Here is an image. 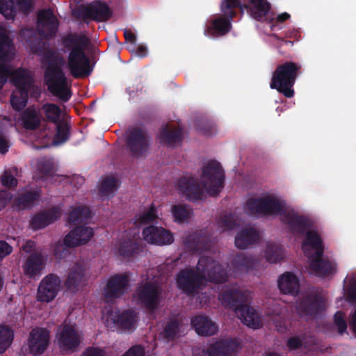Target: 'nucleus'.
I'll return each mask as SVG.
<instances>
[{"mask_svg": "<svg viewBox=\"0 0 356 356\" xmlns=\"http://www.w3.org/2000/svg\"><path fill=\"white\" fill-rule=\"evenodd\" d=\"M86 42L87 38L85 36L76 33H69L62 38L65 51H70L67 67L74 79L88 77L93 70L83 47Z\"/></svg>", "mask_w": 356, "mask_h": 356, "instance_id": "3", "label": "nucleus"}, {"mask_svg": "<svg viewBox=\"0 0 356 356\" xmlns=\"http://www.w3.org/2000/svg\"><path fill=\"white\" fill-rule=\"evenodd\" d=\"M301 74V65L292 61H286L277 66L273 72L270 87L275 89L286 98L294 96L293 86Z\"/></svg>", "mask_w": 356, "mask_h": 356, "instance_id": "5", "label": "nucleus"}, {"mask_svg": "<svg viewBox=\"0 0 356 356\" xmlns=\"http://www.w3.org/2000/svg\"><path fill=\"white\" fill-rule=\"evenodd\" d=\"M23 127L27 130H35L40 125V116L33 107L26 108L22 113Z\"/></svg>", "mask_w": 356, "mask_h": 356, "instance_id": "39", "label": "nucleus"}, {"mask_svg": "<svg viewBox=\"0 0 356 356\" xmlns=\"http://www.w3.org/2000/svg\"><path fill=\"white\" fill-rule=\"evenodd\" d=\"M309 268L317 276L325 277L335 273L336 264L327 257H323V255L309 256Z\"/></svg>", "mask_w": 356, "mask_h": 356, "instance_id": "23", "label": "nucleus"}, {"mask_svg": "<svg viewBox=\"0 0 356 356\" xmlns=\"http://www.w3.org/2000/svg\"><path fill=\"white\" fill-rule=\"evenodd\" d=\"M222 15L210 21L204 30V34L211 37L222 36L228 33L232 29V21L236 15V11H221Z\"/></svg>", "mask_w": 356, "mask_h": 356, "instance_id": "14", "label": "nucleus"}, {"mask_svg": "<svg viewBox=\"0 0 356 356\" xmlns=\"http://www.w3.org/2000/svg\"><path fill=\"white\" fill-rule=\"evenodd\" d=\"M13 40L4 30H0V90L3 89L8 80L10 79L13 70L9 65L2 61L13 58Z\"/></svg>", "mask_w": 356, "mask_h": 356, "instance_id": "10", "label": "nucleus"}, {"mask_svg": "<svg viewBox=\"0 0 356 356\" xmlns=\"http://www.w3.org/2000/svg\"><path fill=\"white\" fill-rule=\"evenodd\" d=\"M42 62L47 66L44 76L49 91L61 101L67 102L72 95L71 81L62 68L64 59L53 49H46L42 54Z\"/></svg>", "mask_w": 356, "mask_h": 356, "instance_id": "2", "label": "nucleus"}, {"mask_svg": "<svg viewBox=\"0 0 356 356\" xmlns=\"http://www.w3.org/2000/svg\"><path fill=\"white\" fill-rule=\"evenodd\" d=\"M125 143L130 155L134 158H140L149 152L151 138L146 130L134 127L129 130Z\"/></svg>", "mask_w": 356, "mask_h": 356, "instance_id": "7", "label": "nucleus"}, {"mask_svg": "<svg viewBox=\"0 0 356 356\" xmlns=\"http://www.w3.org/2000/svg\"><path fill=\"white\" fill-rule=\"evenodd\" d=\"M59 348L65 351H74L80 344V337L72 325H64L57 334Z\"/></svg>", "mask_w": 356, "mask_h": 356, "instance_id": "19", "label": "nucleus"}, {"mask_svg": "<svg viewBox=\"0 0 356 356\" xmlns=\"http://www.w3.org/2000/svg\"><path fill=\"white\" fill-rule=\"evenodd\" d=\"M171 213L175 222H184L191 218L193 211L188 205L179 204L172 207Z\"/></svg>", "mask_w": 356, "mask_h": 356, "instance_id": "43", "label": "nucleus"}, {"mask_svg": "<svg viewBox=\"0 0 356 356\" xmlns=\"http://www.w3.org/2000/svg\"><path fill=\"white\" fill-rule=\"evenodd\" d=\"M1 181L3 186L9 188L16 187L18 183L17 179L7 171L2 175Z\"/></svg>", "mask_w": 356, "mask_h": 356, "instance_id": "56", "label": "nucleus"}, {"mask_svg": "<svg viewBox=\"0 0 356 356\" xmlns=\"http://www.w3.org/2000/svg\"><path fill=\"white\" fill-rule=\"evenodd\" d=\"M305 236V238L302 242V248H305L308 246L315 250V252L311 256L320 257L321 255H323V242L318 232L314 229H309L306 231Z\"/></svg>", "mask_w": 356, "mask_h": 356, "instance_id": "31", "label": "nucleus"}, {"mask_svg": "<svg viewBox=\"0 0 356 356\" xmlns=\"http://www.w3.org/2000/svg\"><path fill=\"white\" fill-rule=\"evenodd\" d=\"M144 348L140 346H134L129 348L122 356H144Z\"/></svg>", "mask_w": 356, "mask_h": 356, "instance_id": "61", "label": "nucleus"}, {"mask_svg": "<svg viewBox=\"0 0 356 356\" xmlns=\"http://www.w3.org/2000/svg\"><path fill=\"white\" fill-rule=\"evenodd\" d=\"M228 277L222 266L209 256H202L195 268H185L176 275V284L181 292L193 296L201 289L205 281L225 283Z\"/></svg>", "mask_w": 356, "mask_h": 356, "instance_id": "1", "label": "nucleus"}, {"mask_svg": "<svg viewBox=\"0 0 356 356\" xmlns=\"http://www.w3.org/2000/svg\"><path fill=\"white\" fill-rule=\"evenodd\" d=\"M49 343V332L44 328L35 327L29 333L28 346L34 355H42Z\"/></svg>", "mask_w": 356, "mask_h": 356, "instance_id": "18", "label": "nucleus"}, {"mask_svg": "<svg viewBox=\"0 0 356 356\" xmlns=\"http://www.w3.org/2000/svg\"><path fill=\"white\" fill-rule=\"evenodd\" d=\"M191 325L199 335L209 337L218 332L217 325L205 316H197L192 318Z\"/></svg>", "mask_w": 356, "mask_h": 356, "instance_id": "28", "label": "nucleus"}, {"mask_svg": "<svg viewBox=\"0 0 356 356\" xmlns=\"http://www.w3.org/2000/svg\"><path fill=\"white\" fill-rule=\"evenodd\" d=\"M11 199V195L4 191H0V211L6 207Z\"/></svg>", "mask_w": 356, "mask_h": 356, "instance_id": "62", "label": "nucleus"}, {"mask_svg": "<svg viewBox=\"0 0 356 356\" xmlns=\"http://www.w3.org/2000/svg\"><path fill=\"white\" fill-rule=\"evenodd\" d=\"M181 322L178 319H171L165 324L161 334L168 341H172L181 336Z\"/></svg>", "mask_w": 356, "mask_h": 356, "instance_id": "41", "label": "nucleus"}, {"mask_svg": "<svg viewBox=\"0 0 356 356\" xmlns=\"http://www.w3.org/2000/svg\"><path fill=\"white\" fill-rule=\"evenodd\" d=\"M280 220L286 226L287 231L293 234L303 236L312 227V222L307 216L300 214L289 207L282 213Z\"/></svg>", "mask_w": 356, "mask_h": 356, "instance_id": "9", "label": "nucleus"}, {"mask_svg": "<svg viewBox=\"0 0 356 356\" xmlns=\"http://www.w3.org/2000/svg\"><path fill=\"white\" fill-rule=\"evenodd\" d=\"M137 321V314L133 309H129L120 313L114 322L122 330L133 332L136 328Z\"/></svg>", "mask_w": 356, "mask_h": 356, "instance_id": "32", "label": "nucleus"}, {"mask_svg": "<svg viewBox=\"0 0 356 356\" xmlns=\"http://www.w3.org/2000/svg\"><path fill=\"white\" fill-rule=\"evenodd\" d=\"M91 211L86 206H80L73 209L67 217L68 222L76 225L86 222L90 218Z\"/></svg>", "mask_w": 356, "mask_h": 356, "instance_id": "40", "label": "nucleus"}, {"mask_svg": "<svg viewBox=\"0 0 356 356\" xmlns=\"http://www.w3.org/2000/svg\"><path fill=\"white\" fill-rule=\"evenodd\" d=\"M265 257L268 262L277 263L283 257V249L278 244L268 242L266 244Z\"/></svg>", "mask_w": 356, "mask_h": 356, "instance_id": "45", "label": "nucleus"}, {"mask_svg": "<svg viewBox=\"0 0 356 356\" xmlns=\"http://www.w3.org/2000/svg\"><path fill=\"white\" fill-rule=\"evenodd\" d=\"M184 243L186 248L194 252L201 250L204 246L201 240V236L199 234L188 235L184 239Z\"/></svg>", "mask_w": 356, "mask_h": 356, "instance_id": "52", "label": "nucleus"}, {"mask_svg": "<svg viewBox=\"0 0 356 356\" xmlns=\"http://www.w3.org/2000/svg\"><path fill=\"white\" fill-rule=\"evenodd\" d=\"M220 300L225 307L234 310L243 323L253 329L260 327L261 321L257 311L245 304V293L236 289H227L220 295Z\"/></svg>", "mask_w": 356, "mask_h": 356, "instance_id": "4", "label": "nucleus"}, {"mask_svg": "<svg viewBox=\"0 0 356 356\" xmlns=\"http://www.w3.org/2000/svg\"><path fill=\"white\" fill-rule=\"evenodd\" d=\"M13 251V248L5 241H0V260L9 255Z\"/></svg>", "mask_w": 356, "mask_h": 356, "instance_id": "60", "label": "nucleus"}, {"mask_svg": "<svg viewBox=\"0 0 356 356\" xmlns=\"http://www.w3.org/2000/svg\"><path fill=\"white\" fill-rule=\"evenodd\" d=\"M67 248L68 247L65 245L64 241L58 242L53 250L54 255L59 259L64 258L67 253Z\"/></svg>", "mask_w": 356, "mask_h": 356, "instance_id": "59", "label": "nucleus"}, {"mask_svg": "<svg viewBox=\"0 0 356 356\" xmlns=\"http://www.w3.org/2000/svg\"><path fill=\"white\" fill-rule=\"evenodd\" d=\"M85 268L79 264H74L71 268L65 282L67 290L75 292L80 284L84 281Z\"/></svg>", "mask_w": 356, "mask_h": 356, "instance_id": "29", "label": "nucleus"}, {"mask_svg": "<svg viewBox=\"0 0 356 356\" xmlns=\"http://www.w3.org/2000/svg\"><path fill=\"white\" fill-rule=\"evenodd\" d=\"M42 109L44 111L48 121L54 124L61 121L60 120L61 110L60 107L56 104L52 103H47L42 106Z\"/></svg>", "mask_w": 356, "mask_h": 356, "instance_id": "47", "label": "nucleus"}, {"mask_svg": "<svg viewBox=\"0 0 356 356\" xmlns=\"http://www.w3.org/2000/svg\"><path fill=\"white\" fill-rule=\"evenodd\" d=\"M259 233L254 228L241 230L235 237V245L239 249H245L259 241Z\"/></svg>", "mask_w": 356, "mask_h": 356, "instance_id": "34", "label": "nucleus"}, {"mask_svg": "<svg viewBox=\"0 0 356 356\" xmlns=\"http://www.w3.org/2000/svg\"><path fill=\"white\" fill-rule=\"evenodd\" d=\"M60 216V210L59 208L53 207L43 211L33 216L31 220V227L35 230L44 228L56 221Z\"/></svg>", "mask_w": 356, "mask_h": 356, "instance_id": "26", "label": "nucleus"}, {"mask_svg": "<svg viewBox=\"0 0 356 356\" xmlns=\"http://www.w3.org/2000/svg\"><path fill=\"white\" fill-rule=\"evenodd\" d=\"M297 308L303 315L316 316L324 309L325 300L321 293L316 291L300 298Z\"/></svg>", "mask_w": 356, "mask_h": 356, "instance_id": "16", "label": "nucleus"}, {"mask_svg": "<svg viewBox=\"0 0 356 356\" xmlns=\"http://www.w3.org/2000/svg\"><path fill=\"white\" fill-rule=\"evenodd\" d=\"M17 94L13 93L10 96V104L13 108L16 111L23 110L28 102L29 92L26 91H17Z\"/></svg>", "mask_w": 356, "mask_h": 356, "instance_id": "46", "label": "nucleus"}, {"mask_svg": "<svg viewBox=\"0 0 356 356\" xmlns=\"http://www.w3.org/2000/svg\"><path fill=\"white\" fill-rule=\"evenodd\" d=\"M54 165L49 161H40L38 163V171L44 176H50L53 173Z\"/></svg>", "mask_w": 356, "mask_h": 356, "instance_id": "57", "label": "nucleus"}, {"mask_svg": "<svg viewBox=\"0 0 356 356\" xmlns=\"http://www.w3.org/2000/svg\"><path fill=\"white\" fill-rule=\"evenodd\" d=\"M264 197V216L280 215L287 208L286 202L273 195H266Z\"/></svg>", "mask_w": 356, "mask_h": 356, "instance_id": "33", "label": "nucleus"}, {"mask_svg": "<svg viewBox=\"0 0 356 356\" xmlns=\"http://www.w3.org/2000/svg\"><path fill=\"white\" fill-rule=\"evenodd\" d=\"M218 225L222 232H225L234 229L238 224L234 215L225 214L218 220Z\"/></svg>", "mask_w": 356, "mask_h": 356, "instance_id": "53", "label": "nucleus"}, {"mask_svg": "<svg viewBox=\"0 0 356 356\" xmlns=\"http://www.w3.org/2000/svg\"><path fill=\"white\" fill-rule=\"evenodd\" d=\"M82 356H103V351L97 348H89L83 353Z\"/></svg>", "mask_w": 356, "mask_h": 356, "instance_id": "64", "label": "nucleus"}, {"mask_svg": "<svg viewBox=\"0 0 356 356\" xmlns=\"http://www.w3.org/2000/svg\"><path fill=\"white\" fill-rule=\"evenodd\" d=\"M303 339L298 336L289 337L286 341V346L290 350H295L302 346Z\"/></svg>", "mask_w": 356, "mask_h": 356, "instance_id": "58", "label": "nucleus"}, {"mask_svg": "<svg viewBox=\"0 0 356 356\" xmlns=\"http://www.w3.org/2000/svg\"><path fill=\"white\" fill-rule=\"evenodd\" d=\"M258 260L253 256L243 252L237 253L231 261L234 273H248L255 268Z\"/></svg>", "mask_w": 356, "mask_h": 356, "instance_id": "27", "label": "nucleus"}, {"mask_svg": "<svg viewBox=\"0 0 356 356\" xmlns=\"http://www.w3.org/2000/svg\"><path fill=\"white\" fill-rule=\"evenodd\" d=\"M130 279L127 273L112 275L104 288L103 295L106 302L120 298L127 292Z\"/></svg>", "mask_w": 356, "mask_h": 356, "instance_id": "12", "label": "nucleus"}, {"mask_svg": "<svg viewBox=\"0 0 356 356\" xmlns=\"http://www.w3.org/2000/svg\"><path fill=\"white\" fill-rule=\"evenodd\" d=\"M157 218L156 209L152 204L149 209L136 216L135 223L137 225H145L155 221Z\"/></svg>", "mask_w": 356, "mask_h": 356, "instance_id": "48", "label": "nucleus"}, {"mask_svg": "<svg viewBox=\"0 0 356 356\" xmlns=\"http://www.w3.org/2000/svg\"><path fill=\"white\" fill-rule=\"evenodd\" d=\"M14 339V332L11 327L0 325V354L3 353L11 345Z\"/></svg>", "mask_w": 356, "mask_h": 356, "instance_id": "44", "label": "nucleus"}, {"mask_svg": "<svg viewBox=\"0 0 356 356\" xmlns=\"http://www.w3.org/2000/svg\"><path fill=\"white\" fill-rule=\"evenodd\" d=\"M347 298L349 301L356 302V281H354L348 289Z\"/></svg>", "mask_w": 356, "mask_h": 356, "instance_id": "63", "label": "nucleus"}, {"mask_svg": "<svg viewBox=\"0 0 356 356\" xmlns=\"http://www.w3.org/2000/svg\"><path fill=\"white\" fill-rule=\"evenodd\" d=\"M246 209L252 215L264 216V197L250 198Z\"/></svg>", "mask_w": 356, "mask_h": 356, "instance_id": "49", "label": "nucleus"}, {"mask_svg": "<svg viewBox=\"0 0 356 356\" xmlns=\"http://www.w3.org/2000/svg\"><path fill=\"white\" fill-rule=\"evenodd\" d=\"M241 348L237 339H226L211 343L206 349L195 352L194 356H229Z\"/></svg>", "mask_w": 356, "mask_h": 356, "instance_id": "13", "label": "nucleus"}, {"mask_svg": "<svg viewBox=\"0 0 356 356\" xmlns=\"http://www.w3.org/2000/svg\"><path fill=\"white\" fill-rule=\"evenodd\" d=\"M40 193L36 191H28L18 195L13 202V207L17 210L31 209L38 201Z\"/></svg>", "mask_w": 356, "mask_h": 356, "instance_id": "38", "label": "nucleus"}, {"mask_svg": "<svg viewBox=\"0 0 356 356\" xmlns=\"http://www.w3.org/2000/svg\"><path fill=\"white\" fill-rule=\"evenodd\" d=\"M61 284L60 277L54 273L46 275L40 282L37 299L43 302H49L57 296Z\"/></svg>", "mask_w": 356, "mask_h": 356, "instance_id": "15", "label": "nucleus"}, {"mask_svg": "<svg viewBox=\"0 0 356 356\" xmlns=\"http://www.w3.org/2000/svg\"><path fill=\"white\" fill-rule=\"evenodd\" d=\"M220 11L229 10L236 11L238 8L243 11V6L240 0H222L220 3Z\"/></svg>", "mask_w": 356, "mask_h": 356, "instance_id": "54", "label": "nucleus"}, {"mask_svg": "<svg viewBox=\"0 0 356 356\" xmlns=\"http://www.w3.org/2000/svg\"><path fill=\"white\" fill-rule=\"evenodd\" d=\"M181 193L189 201L202 200L204 196V188L199 184L197 179L193 177H183L178 184Z\"/></svg>", "mask_w": 356, "mask_h": 356, "instance_id": "21", "label": "nucleus"}, {"mask_svg": "<svg viewBox=\"0 0 356 356\" xmlns=\"http://www.w3.org/2000/svg\"><path fill=\"white\" fill-rule=\"evenodd\" d=\"M182 130L180 128L168 129L165 127L159 134L160 143L167 147H174L177 143L181 142Z\"/></svg>", "mask_w": 356, "mask_h": 356, "instance_id": "36", "label": "nucleus"}, {"mask_svg": "<svg viewBox=\"0 0 356 356\" xmlns=\"http://www.w3.org/2000/svg\"><path fill=\"white\" fill-rule=\"evenodd\" d=\"M10 82L16 88L17 91L30 92L33 88V79L29 70L19 67L13 70Z\"/></svg>", "mask_w": 356, "mask_h": 356, "instance_id": "25", "label": "nucleus"}, {"mask_svg": "<svg viewBox=\"0 0 356 356\" xmlns=\"http://www.w3.org/2000/svg\"><path fill=\"white\" fill-rule=\"evenodd\" d=\"M161 293V286L154 282L141 284L136 289L138 300L147 309L150 311H154L158 307Z\"/></svg>", "mask_w": 356, "mask_h": 356, "instance_id": "11", "label": "nucleus"}, {"mask_svg": "<svg viewBox=\"0 0 356 356\" xmlns=\"http://www.w3.org/2000/svg\"><path fill=\"white\" fill-rule=\"evenodd\" d=\"M45 266V259L41 252H31L22 266L24 273L29 278L41 275Z\"/></svg>", "mask_w": 356, "mask_h": 356, "instance_id": "24", "label": "nucleus"}, {"mask_svg": "<svg viewBox=\"0 0 356 356\" xmlns=\"http://www.w3.org/2000/svg\"><path fill=\"white\" fill-rule=\"evenodd\" d=\"M244 6L250 10L251 16L257 21H263L270 9V4L267 0H250L249 6Z\"/></svg>", "mask_w": 356, "mask_h": 356, "instance_id": "37", "label": "nucleus"}, {"mask_svg": "<svg viewBox=\"0 0 356 356\" xmlns=\"http://www.w3.org/2000/svg\"><path fill=\"white\" fill-rule=\"evenodd\" d=\"M334 323L337 326L340 334H343L347 329V324L342 312H337L334 316Z\"/></svg>", "mask_w": 356, "mask_h": 356, "instance_id": "55", "label": "nucleus"}, {"mask_svg": "<svg viewBox=\"0 0 356 356\" xmlns=\"http://www.w3.org/2000/svg\"><path fill=\"white\" fill-rule=\"evenodd\" d=\"M224 170L218 161H211L202 168V185L211 196H216L220 192L224 187Z\"/></svg>", "mask_w": 356, "mask_h": 356, "instance_id": "6", "label": "nucleus"}, {"mask_svg": "<svg viewBox=\"0 0 356 356\" xmlns=\"http://www.w3.org/2000/svg\"><path fill=\"white\" fill-rule=\"evenodd\" d=\"M73 15L81 19L95 22H106L113 15V11L105 2L95 1L87 6H80L72 11Z\"/></svg>", "mask_w": 356, "mask_h": 356, "instance_id": "8", "label": "nucleus"}, {"mask_svg": "<svg viewBox=\"0 0 356 356\" xmlns=\"http://www.w3.org/2000/svg\"><path fill=\"white\" fill-rule=\"evenodd\" d=\"M56 124V132L53 138V142L55 145H61L65 143L70 136V124L64 120H62Z\"/></svg>", "mask_w": 356, "mask_h": 356, "instance_id": "42", "label": "nucleus"}, {"mask_svg": "<svg viewBox=\"0 0 356 356\" xmlns=\"http://www.w3.org/2000/svg\"><path fill=\"white\" fill-rule=\"evenodd\" d=\"M58 27V21L50 9L43 10L38 13L37 29L42 37L46 39L54 37Z\"/></svg>", "mask_w": 356, "mask_h": 356, "instance_id": "17", "label": "nucleus"}, {"mask_svg": "<svg viewBox=\"0 0 356 356\" xmlns=\"http://www.w3.org/2000/svg\"><path fill=\"white\" fill-rule=\"evenodd\" d=\"M118 180L113 177H106L99 187V193L101 196H106L114 193L118 189Z\"/></svg>", "mask_w": 356, "mask_h": 356, "instance_id": "50", "label": "nucleus"}, {"mask_svg": "<svg viewBox=\"0 0 356 356\" xmlns=\"http://www.w3.org/2000/svg\"><path fill=\"white\" fill-rule=\"evenodd\" d=\"M278 287L284 294L297 296L300 290L299 280L293 273L286 272L279 278Z\"/></svg>", "mask_w": 356, "mask_h": 356, "instance_id": "30", "label": "nucleus"}, {"mask_svg": "<svg viewBox=\"0 0 356 356\" xmlns=\"http://www.w3.org/2000/svg\"><path fill=\"white\" fill-rule=\"evenodd\" d=\"M0 13L6 19H13L17 14L13 0H0Z\"/></svg>", "mask_w": 356, "mask_h": 356, "instance_id": "51", "label": "nucleus"}, {"mask_svg": "<svg viewBox=\"0 0 356 356\" xmlns=\"http://www.w3.org/2000/svg\"><path fill=\"white\" fill-rule=\"evenodd\" d=\"M143 236L147 243L159 245H169L174 241L170 231L154 225H150L143 229Z\"/></svg>", "mask_w": 356, "mask_h": 356, "instance_id": "20", "label": "nucleus"}, {"mask_svg": "<svg viewBox=\"0 0 356 356\" xmlns=\"http://www.w3.org/2000/svg\"><path fill=\"white\" fill-rule=\"evenodd\" d=\"M94 235L92 228L81 225L72 229L64 237V243L69 248H74L87 243Z\"/></svg>", "mask_w": 356, "mask_h": 356, "instance_id": "22", "label": "nucleus"}, {"mask_svg": "<svg viewBox=\"0 0 356 356\" xmlns=\"http://www.w3.org/2000/svg\"><path fill=\"white\" fill-rule=\"evenodd\" d=\"M143 248L141 243L134 239H123L120 240L118 244L117 253L124 258H129L138 254Z\"/></svg>", "mask_w": 356, "mask_h": 356, "instance_id": "35", "label": "nucleus"}]
</instances>
